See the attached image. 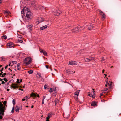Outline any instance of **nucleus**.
Instances as JSON below:
<instances>
[{"label":"nucleus","mask_w":121,"mask_h":121,"mask_svg":"<svg viewBox=\"0 0 121 121\" xmlns=\"http://www.w3.org/2000/svg\"><path fill=\"white\" fill-rule=\"evenodd\" d=\"M21 13L23 14L24 16L25 15L26 16L25 18L27 19V20H29L30 18L31 17V13L28 10V8L27 7H25L21 11Z\"/></svg>","instance_id":"nucleus-1"},{"label":"nucleus","mask_w":121,"mask_h":121,"mask_svg":"<svg viewBox=\"0 0 121 121\" xmlns=\"http://www.w3.org/2000/svg\"><path fill=\"white\" fill-rule=\"evenodd\" d=\"M32 60V59L30 57L25 58L23 61V64L24 65H28L30 64Z\"/></svg>","instance_id":"nucleus-2"},{"label":"nucleus","mask_w":121,"mask_h":121,"mask_svg":"<svg viewBox=\"0 0 121 121\" xmlns=\"http://www.w3.org/2000/svg\"><path fill=\"white\" fill-rule=\"evenodd\" d=\"M3 104L1 103V102H0V114L2 115H4V112H5V110H6V108H4L3 107Z\"/></svg>","instance_id":"nucleus-3"},{"label":"nucleus","mask_w":121,"mask_h":121,"mask_svg":"<svg viewBox=\"0 0 121 121\" xmlns=\"http://www.w3.org/2000/svg\"><path fill=\"white\" fill-rule=\"evenodd\" d=\"M80 91V90H78L74 93V95L75 96L74 97V99L76 100H77L78 99L79 93Z\"/></svg>","instance_id":"nucleus-4"},{"label":"nucleus","mask_w":121,"mask_h":121,"mask_svg":"<svg viewBox=\"0 0 121 121\" xmlns=\"http://www.w3.org/2000/svg\"><path fill=\"white\" fill-rule=\"evenodd\" d=\"M99 13L100 15L102 17V19L104 20L105 17V14L101 10L99 11Z\"/></svg>","instance_id":"nucleus-5"},{"label":"nucleus","mask_w":121,"mask_h":121,"mask_svg":"<svg viewBox=\"0 0 121 121\" xmlns=\"http://www.w3.org/2000/svg\"><path fill=\"white\" fill-rule=\"evenodd\" d=\"M44 20V19L42 17H40L38 18V19L37 20V22H38L37 23L39 24L40 23L43 21Z\"/></svg>","instance_id":"nucleus-6"},{"label":"nucleus","mask_w":121,"mask_h":121,"mask_svg":"<svg viewBox=\"0 0 121 121\" xmlns=\"http://www.w3.org/2000/svg\"><path fill=\"white\" fill-rule=\"evenodd\" d=\"M11 87L12 88L14 89L16 88H18V85L14 83L12 84Z\"/></svg>","instance_id":"nucleus-7"},{"label":"nucleus","mask_w":121,"mask_h":121,"mask_svg":"<svg viewBox=\"0 0 121 121\" xmlns=\"http://www.w3.org/2000/svg\"><path fill=\"white\" fill-rule=\"evenodd\" d=\"M20 36V35H19L18 36V37L19 39L17 41V43H22L23 42V41H22L23 38H22Z\"/></svg>","instance_id":"nucleus-8"},{"label":"nucleus","mask_w":121,"mask_h":121,"mask_svg":"<svg viewBox=\"0 0 121 121\" xmlns=\"http://www.w3.org/2000/svg\"><path fill=\"white\" fill-rule=\"evenodd\" d=\"M68 64L70 65H76L77 64L76 62L74 61H69Z\"/></svg>","instance_id":"nucleus-9"},{"label":"nucleus","mask_w":121,"mask_h":121,"mask_svg":"<svg viewBox=\"0 0 121 121\" xmlns=\"http://www.w3.org/2000/svg\"><path fill=\"white\" fill-rule=\"evenodd\" d=\"M14 45V44L12 42H10V43H7V46L8 47H9V48H11V47H13L14 48V47H13Z\"/></svg>","instance_id":"nucleus-10"},{"label":"nucleus","mask_w":121,"mask_h":121,"mask_svg":"<svg viewBox=\"0 0 121 121\" xmlns=\"http://www.w3.org/2000/svg\"><path fill=\"white\" fill-rule=\"evenodd\" d=\"M93 95L91 93H90V92H88V95L91 97H92L94 98L95 97V96L94 95L95 91H93Z\"/></svg>","instance_id":"nucleus-11"},{"label":"nucleus","mask_w":121,"mask_h":121,"mask_svg":"<svg viewBox=\"0 0 121 121\" xmlns=\"http://www.w3.org/2000/svg\"><path fill=\"white\" fill-rule=\"evenodd\" d=\"M61 13V11L59 10H57L54 13V14L55 15L58 16Z\"/></svg>","instance_id":"nucleus-12"},{"label":"nucleus","mask_w":121,"mask_h":121,"mask_svg":"<svg viewBox=\"0 0 121 121\" xmlns=\"http://www.w3.org/2000/svg\"><path fill=\"white\" fill-rule=\"evenodd\" d=\"M27 27L29 30V31H31L32 30V24L28 25Z\"/></svg>","instance_id":"nucleus-13"},{"label":"nucleus","mask_w":121,"mask_h":121,"mask_svg":"<svg viewBox=\"0 0 121 121\" xmlns=\"http://www.w3.org/2000/svg\"><path fill=\"white\" fill-rule=\"evenodd\" d=\"M107 83L108 84V85L109 86V88L110 89H112L113 88V86L112 85V83L110 82V84L108 83V82H107Z\"/></svg>","instance_id":"nucleus-14"},{"label":"nucleus","mask_w":121,"mask_h":121,"mask_svg":"<svg viewBox=\"0 0 121 121\" xmlns=\"http://www.w3.org/2000/svg\"><path fill=\"white\" fill-rule=\"evenodd\" d=\"M78 30V27H76L73 29L72 30V32L73 33H77Z\"/></svg>","instance_id":"nucleus-15"},{"label":"nucleus","mask_w":121,"mask_h":121,"mask_svg":"<svg viewBox=\"0 0 121 121\" xmlns=\"http://www.w3.org/2000/svg\"><path fill=\"white\" fill-rule=\"evenodd\" d=\"M48 27V26L47 25H45L41 27L40 28L39 30H43L46 29Z\"/></svg>","instance_id":"nucleus-16"},{"label":"nucleus","mask_w":121,"mask_h":121,"mask_svg":"<svg viewBox=\"0 0 121 121\" xmlns=\"http://www.w3.org/2000/svg\"><path fill=\"white\" fill-rule=\"evenodd\" d=\"M66 72L69 74H70L73 73V72L71 70L68 69L66 71Z\"/></svg>","instance_id":"nucleus-17"},{"label":"nucleus","mask_w":121,"mask_h":121,"mask_svg":"<svg viewBox=\"0 0 121 121\" xmlns=\"http://www.w3.org/2000/svg\"><path fill=\"white\" fill-rule=\"evenodd\" d=\"M40 52L41 53H43L44 55L47 56V53L45 51L42 50L40 51Z\"/></svg>","instance_id":"nucleus-18"},{"label":"nucleus","mask_w":121,"mask_h":121,"mask_svg":"<svg viewBox=\"0 0 121 121\" xmlns=\"http://www.w3.org/2000/svg\"><path fill=\"white\" fill-rule=\"evenodd\" d=\"M89 30H90L92 29L94 27V26L92 25H90L89 26H87Z\"/></svg>","instance_id":"nucleus-19"},{"label":"nucleus","mask_w":121,"mask_h":121,"mask_svg":"<svg viewBox=\"0 0 121 121\" xmlns=\"http://www.w3.org/2000/svg\"><path fill=\"white\" fill-rule=\"evenodd\" d=\"M19 107L17 106H16L15 107V111L16 112H19Z\"/></svg>","instance_id":"nucleus-20"},{"label":"nucleus","mask_w":121,"mask_h":121,"mask_svg":"<svg viewBox=\"0 0 121 121\" xmlns=\"http://www.w3.org/2000/svg\"><path fill=\"white\" fill-rule=\"evenodd\" d=\"M97 105L96 103L95 102H92L91 104V106H95Z\"/></svg>","instance_id":"nucleus-21"},{"label":"nucleus","mask_w":121,"mask_h":121,"mask_svg":"<svg viewBox=\"0 0 121 121\" xmlns=\"http://www.w3.org/2000/svg\"><path fill=\"white\" fill-rule=\"evenodd\" d=\"M31 96L32 97H36L37 96V95L36 94L34 93H32L31 95Z\"/></svg>","instance_id":"nucleus-22"},{"label":"nucleus","mask_w":121,"mask_h":121,"mask_svg":"<svg viewBox=\"0 0 121 121\" xmlns=\"http://www.w3.org/2000/svg\"><path fill=\"white\" fill-rule=\"evenodd\" d=\"M85 27L84 26H81L79 28H78V30L79 31H81L82 30H83L84 29Z\"/></svg>","instance_id":"nucleus-23"},{"label":"nucleus","mask_w":121,"mask_h":121,"mask_svg":"<svg viewBox=\"0 0 121 121\" xmlns=\"http://www.w3.org/2000/svg\"><path fill=\"white\" fill-rule=\"evenodd\" d=\"M29 98L28 97L26 96L23 99H22V100L23 101L26 100L28 99Z\"/></svg>","instance_id":"nucleus-24"},{"label":"nucleus","mask_w":121,"mask_h":121,"mask_svg":"<svg viewBox=\"0 0 121 121\" xmlns=\"http://www.w3.org/2000/svg\"><path fill=\"white\" fill-rule=\"evenodd\" d=\"M43 8V7L42 6H38L37 8H36V9H37L40 10V9H41V8Z\"/></svg>","instance_id":"nucleus-25"},{"label":"nucleus","mask_w":121,"mask_h":121,"mask_svg":"<svg viewBox=\"0 0 121 121\" xmlns=\"http://www.w3.org/2000/svg\"><path fill=\"white\" fill-rule=\"evenodd\" d=\"M85 62H88L90 61V59L86 58L85 59Z\"/></svg>","instance_id":"nucleus-26"},{"label":"nucleus","mask_w":121,"mask_h":121,"mask_svg":"<svg viewBox=\"0 0 121 121\" xmlns=\"http://www.w3.org/2000/svg\"><path fill=\"white\" fill-rule=\"evenodd\" d=\"M2 38H4V39H7V36L5 35H4L2 36Z\"/></svg>","instance_id":"nucleus-27"},{"label":"nucleus","mask_w":121,"mask_h":121,"mask_svg":"<svg viewBox=\"0 0 121 121\" xmlns=\"http://www.w3.org/2000/svg\"><path fill=\"white\" fill-rule=\"evenodd\" d=\"M59 101L58 99L57 98H56L55 99V104L57 103Z\"/></svg>","instance_id":"nucleus-28"},{"label":"nucleus","mask_w":121,"mask_h":121,"mask_svg":"<svg viewBox=\"0 0 121 121\" xmlns=\"http://www.w3.org/2000/svg\"><path fill=\"white\" fill-rule=\"evenodd\" d=\"M33 71L32 70H29L28 71V73L29 74H31L33 73Z\"/></svg>","instance_id":"nucleus-29"},{"label":"nucleus","mask_w":121,"mask_h":121,"mask_svg":"<svg viewBox=\"0 0 121 121\" xmlns=\"http://www.w3.org/2000/svg\"><path fill=\"white\" fill-rule=\"evenodd\" d=\"M104 92H108V89L107 88H104Z\"/></svg>","instance_id":"nucleus-30"},{"label":"nucleus","mask_w":121,"mask_h":121,"mask_svg":"<svg viewBox=\"0 0 121 121\" xmlns=\"http://www.w3.org/2000/svg\"><path fill=\"white\" fill-rule=\"evenodd\" d=\"M10 13V12L9 11H4L5 13L9 14Z\"/></svg>","instance_id":"nucleus-31"},{"label":"nucleus","mask_w":121,"mask_h":121,"mask_svg":"<svg viewBox=\"0 0 121 121\" xmlns=\"http://www.w3.org/2000/svg\"><path fill=\"white\" fill-rule=\"evenodd\" d=\"M5 60V58L4 57H2L1 58V61Z\"/></svg>","instance_id":"nucleus-32"},{"label":"nucleus","mask_w":121,"mask_h":121,"mask_svg":"<svg viewBox=\"0 0 121 121\" xmlns=\"http://www.w3.org/2000/svg\"><path fill=\"white\" fill-rule=\"evenodd\" d=\"M37 77L38 78H40L41 77V75L39 73H37Z\"/></svg>","instance_id":"nucleus-33"},{"label":"nucleus","mask_w":121,"mask_h":121,"mask_svg":"<svg viewBox=\"0 0 121 121\" xmlns=\"http://www.w3.org/2000/svg\"><path fill=\"white\" fill-rule=\"evenodd\" d=\"M77 55L78 56H80V51L78 52L77 53Z\"/></svg>","instance_id":"nucleus-34"},{"label":"nucleus","mask_w":121,"mask_h":121,"mask_svg":"<svg viewBox=\"0 0 121 121\" xmlns=\"http://www.w3.org/2000/svg\"><path fill=\"white\" fill-rule=\"evenodd\" d=\"M53 91V89L52 88H50V90H49V92H52Z\"/></svg>","instance_id":"nucleus-35"},{"label":"nucleus","mask_w":121,"mask_h":121,"mask_svg":"<svg viewBox=\"0 0 121 121\" xmlns=\"http://www.w3.org/2000/svg\"><path fill=\"white\" fill-rule=\"evenodd\" d=\"M90 61L91 60H95V58L93 57H91L90 58Z\"/></svg>","instance_id":"nucleus-36"},{"label":"nucleus","mask_w":121,"mask_h":121,"mask_svg":"<svg viewBox=\"0 0 121 121\" xmlns=\"http://www.w3.org/2000/svg\"><path fill=\"white\" fill-rule=\"evenodd\" d=\"M48 117L46 118V120H49V119L50 118V117L49 116V114H48Z\"/></svg>","instance_id":"nucleus-37"},{"label":"nucleus","mask_w":121,"mask_h":121,"mask_svg":"<svg viewBox=\"0 0 121 121\" xmlns=\"http://www.w3.org/2000/svg\"><path fill=\"white\" fill-rule=\"evenodd\" d=\"M13 105L15 104V101L14 99H13Z\"/></svg>","instance_id":"nucleus-38"},{"label":"nucleus","mask_w":121,"mask_h":121,"mask_svg":"<svg viewBox=\"0 0 121 121\" xmlns=\"http://www.w3.org/2000/svg\"><path fill=\"white\" fill-rule=\"evenodd\" d=\"M6 74V73H4L2 76V77H4L5 76V75Z\"/></svg>","instance_id":"nucleus-39"},{"label":"nucleus","mask_w":121,"mask_h":121,"mask_svg":"<svg viewBox=\"0 0 121 121\" xmlns=\"http://www.w3.org/2000/svg\"><path fill=\"white\" fill-rule=\"evenodd\" d=\"M19 80L18 79H17L16 81V82L18 84L20 83V82L19 81Z\"/></svg>","instance_id":"nucleus-40"},{"label":"nucleus","mask_w":121,"mask_h":121,"mask_svg":"<svg viewBox=\"0 0 121 121\" xmlns=\"http://www.w3.org/2000/svg\"><path fill=\"white\" fill-rule=\"evenodd\" d=\"M7 103V102L6 101H4L3 104L4 105L6 104Z\"/></svg>","instance_id":"nucleus-41"},{"label":"nucleus","mask_w":121,"mask_h":121,"mask_svg":"<svg viewBox=\"0 0 121 121\" xmlns=\"http://www.w3.org/2000/svg\"><path fill=\"white\" fill-rule=\"evenodd\" d=\"M47 84H45L44 86V88L45 89H46L47 88Z\"/></svg>","instance_id":"nucleus-42"},{"label":"nucleus","mask_w":121,"mask_h":121,"mask_svg":"<svg viewBox=\"0 0 121 121\" xmlns=\"http://www.w3.org/2000/svg\"><path fill=\"white\" fill-rule=\"evenodd\" d=\"M3 80H4V81L6 82H7L8 81L7 80V79H6L5 78H4L3 79Z\"/></svg>","instance_id":"nucleus-43"},{"label":"nucleus","mask_w":121,"mask_h":121,"mask_svg":"<svg viewBox=\"0 0 121 121\" xmlns=\"http://www.w3.org/2000/svg\"><path fill=\"white\" fill-rule=\"evenodd\" d=\"M12 63H13V64H16L17 63V62L16 61H12Z\"/></svg>","instance_id":"nucleus-44"},{"label":"nucleus","mask_w":121,"mask_h":121,"mask_svg":"<svg viewBox=\"0 0 121 121\" xmlns=\"http://www.w3.org/2000/svg\"><path fill=\"white\" fill-rule=\"evenodd\" d=\"M7 107V105L6 104L4 105V106H3V107L4 108H5Z\"/></svg>","instance_id":"nucleus-45"},{"label":"nucleus","mask_w":121,"mask_h":121,"mask_svg":"<svg viewBox=\"0 0 121 121\" xmlns=\"http://www.w3.org/2000/svg\"><path fill=\"white\" fill-rule=\"evenodd\" d=\"M6 85L8 87L9 86V83H7V84H6Z\"/></svg>","instance_id":"nucleus-46"},{"label":"nucleus","mask_w":121,"mask_h":121,"mask_svg":"<svg viewBox=\"0 0 121 121\" xmlns=\"http://www.w3.org/2000/svg\"><path fill=\"white\" fill-rule=\"evenodd\" d=\"M105 60V59L104 57L102 58V59L101 61H103Z\"/></svg>","instance_id":"nucleus-47"},{"label":"nucleus","mask_w":121,"mask_h":121,"mask_svg":"<svg viewBox=\"0 0 121 121\" xmlns=\"http://www.w3.org/2000/svg\"><path fill=\"white\" fill-rule=\"evenodd\" d=\"M2 84H5V82H4V81H2Z\"/></svg>","instance_id":"nucleus-48"},{"label":"nucleus","mask_w":121,"mask_h":121,"mask_svg":"<svg viewBox=\"0 0 121 121\" xmlns=\"http://www.w3.org/2000/svg\"><path fill=\"white\" fill-rule=\"evenodd\" d=\"M46 97V96H44L43 97L42 100H44V99H45Z\"/></svg>","instance_id":"nucleus-49"},{"label":"nucleus","mask_w":121,"mask_h":121,"mask_svg":"<svg viewBox=\"0 0 121 121\" xmlns=\"http://www.w3.org/2000/svg\"><path fill=\"white\" fill-rule=\"evenodd\" d=\"M46 68L47 69H48L49 67V66L48 65H46Z\"/></svg>","instance_id":"nucleus-50"},{"label":"nucleus","mask_w":121,"mask_h":121,"mask_svg":"<svg viewBox=\"0 0 121 121\" xmlns=\"http://www.w3.org/2000/svg\"><path fill=\"white\" fill-rule=\"evenodd\" d=\"M1 115L0 116V119H1L2 118V115Z\"/></svg>","instance_id":"nucleus-51"},{"label":"nucleus","mask_w":121,"mask_h":121,"mask_svg":"<svg viewBox=\"0 0 121 121\" xmlns=\"http://www.w3.org/2000/svg\"><path fill=\"white\" fill-rule=\"evenodd\" d=\"M14 112V110H13V109H12L11 111V112L12 113H13Z\"/></svg>","instance_id":"nucleus-52"},{"label":"nucleus","mask_w":121,"mask_h":121,"mask_svg":"<svg viewBox=\"0 0 121 121\" xmlns=\"http://www.w3.org/2000/svg\"><path fill=\"white\" fill-rule=\"evenodd\" d=\"M9 66H12V65H11V62L9 64Z\"/></svg>","instance_id":"nucleus-53"},{"label":"nucleus","mask_w":121,"mask_h":121,"mask_svg":"<svg viewBox=\"0 0 121 121\" xmlns=\"http://www.w3.org/2000/svg\"><path fill=\"white\" fill-rule=\"evenodd\" d=\"M49 117H51L52 116V115L51 114H50V113H49Z\"/></svg>","instance_id":"nucleus-54"},{"label":"nucleus","mask_w":121,"mask_h":121,"mask_svg":"<svg viewBox=\"0 0 121 121\" xmlns=\"http://www.w3.org/2000/svg\"><path fill=\"white\" fill-rule=\"evenodd\" d=\"M56 88H55V89L53 91H54V93H56V92H55V91L56 90Z\"/></svg>","instance_id":"nucleus-55"},{"label":"nucleus","mask_w":121,"mask_h":121,"mask_svg":"<svg viewBox=\"0 0 121 121\" xmlns=\"http://www.w3.org/2000/svg\"><path fill=\"white\" fill-rule=\"evenodd\" d=\"M103 93H104V92H102V93H101L100 94V97H101V96H102L103 95Z\"/></svg>","instance_id":"nucleus-56"},{"label":"nucleus","mask_w":121,"mask_h":121,"mask_svg":"<svg viewBox=\"0 0 121 121\" xmlns=\"http://www.w3.org/2000/svg\"><path fill=\"white\" fill-rule=\"evenodd\" d=\"M20 65V64H18L17 65V67H18Z\"/></svg>","instance_id":"nucleus-57"},{"label":"nucleus","mask_w":121,"mask_h":121,"mask_svg":"<svg viewBox=\"0 0 121 121\" xmlns=\"http://www.w3.org/2000/svg\"><path fill=\"white\" fill-rule=\"evenodd\" d=\"M2 69L0 70V71H2L3 70V68L2 67L1 68Z\"/></svg>","instance_id":"nucleus-58"},{"label":"nucleus","mask_w":121,"mask_h":121,"mask_svg":"<svg viewBox=\"0 0 121 121\" xmlns=\"http://www.w3.org/2000/svg\"><path fill=\"white\" fill-rule=\"evenodd\" d=\"M44 104V100H42V104Z\"/></svg>","instance_id":"nucleus-59"},{"label":"nucleus","mask_w":121,"mask_h":121,"mask_svg":"<svg viewBox=\"0 0 121 121\" xmlns=\"http://www.w3.org/2000/svg\"><path fill=\"white\" fill-rule=\"evenodd\" d=\"M22 82V79H21L20 80V83L21 82Z\"/></svg>","instance_id":"nucleus-60"},{"label":"nucleus","mask_w":121,"mask_h":121,"mask_svg":"<svg viewBox=\"0 0 121 121\" xmlns=\"http://www.w3.org/2000/svg\"><path fill=\"white\" fill-rule=\"evenodd\" d=\"M15 109V107L14 106H13L12 108V109L14 110Z\"/></svg>","instance_id":"nucleus-61"},{"label":"nucleus","mask_w":121,"mask_h":121,"mask_svg":"<svg viewBox=\"0 0 121 121\" xmlns=\"http://www.w3.org/2000/svg\"><path fill=\"white\" fill-rule=\"evenodd\" d=\"M21 68H18L17 70H21Z\"/></svg>","instance_id":"nucleus-62"},{"label":"nucleus","mask_w":121,"mask_h":121,"mask_svg":"<svg viewBox=\"0 0 121 121\" xmlns=\"http://www.w3.org/2000/svg\"><path fill=\"white\" fill-rule=\"evenodd\" d=\"M8 65H7L5 67V69H6L8 67Z\"/></svg>","instance_id":"nucleus-63"},{"label":"nucleus","mask_w":121,"mask_h":121,"mask_svg":"<svg viewBox=\"0 0 121 121\" xmlns=\"http://www.w3.org/2000/svg\"><path fill=\"white\" fill-rule=\"evenodd\" d=\"M104 69H103V70H102V73H104Z\"/></svg>","instance_id":"nucleus-64"}]
</instances>
